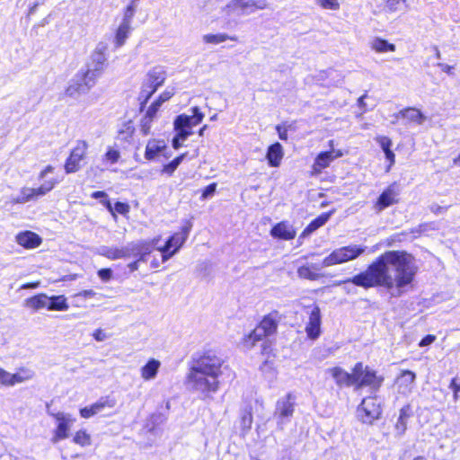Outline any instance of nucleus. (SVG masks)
I'll return each instance as SVG.
<instances>
[{
  "label": "nucleus",
  "instance_id": "f257e3e1",
  "mask_svg": "<svg viewBox=\"0 0 460 460\" xmlns=\"http://www.w3.org/2000/svg\"><path fill=\"white\" fill-rule=\"evenodd\" d=\"M418 271L414 257L404 251H388L374 261L365 271L347 279L342 283H352L365 289L384 287L395 288L400 293L413 281Z\"/></svg>",
  "mask_w": 460,
  "mask_h": 460
},
{
  "label": "nucleus",
  "instance_id": "f03ea898",
  "mask_svg": "<svg viewBox=\"0 0 460 460\" xmlns=\"http://www.w3.org/2000/svg\"><path fill=\"white\" fill-rule=\"evenodd\" d=\"M224 359L215 350H206L193 358L187 376L188 388L204 398L219 389V377L223 374Z\"/></svg>",
  "mask_w": 460,
  "mask_h": 460
},
{
  "label": "nucleus",
  "instance_id": "7ed1b4c3",
  "mask_svg": "<svg viewBox=\"0 0 460 460\" xmlns=\"http://www.w3.org/2000/svg\"><path fill=\"white\" fill-rule=\"evenodd\" d=\"M191 115L181 114L177 116L173 122L175 136L172 140V146L174 149H179L183 142L193 134L192 128L199 125L204 114L198 107L191 108Z\"/></svg>",
  "mask_w": 460,
  "mask_h": 460
},
{
  "label": "nucleus",
  "instance_id": "20e7f679",
  "mask_svg": "<svg viewBox=\"0 0 460 460\" xmlns=\"http://www.w3.org/2000/svg\"><path fill=\"white\" fill-rule=\"evenodd\" d=\"M354 386L357 389L369 387L371 391L377 392L381 387L384 377L377 376L376 372L367 366L364 367L361 362L357 363L353 367Z\"/></svg>",
  "mask_w": 460,
  "mask_h": 460
},
{
  "label": "nucleus",
  "instance_id": "39448f33",
  "mask_svg": "<svg viewBox=\"0 0 460 460\" xmlns=\"http://www.w3.org/2000/svg\"><path fill=\"white\" fill-rule=\"evenodd\" d=\"M367 250V246L349 244L333 250L323 260V266H333L354 261L361 256Z\"/></svg>",
  "mask_w": 460,
  "mask_h": 460
},
{
  "label": "nucleus",
  "instance_id": "423d86ee",
  "mask_svg": "<svg viewBox=\"0 0 460 460\" xmlns=\"http://www.w3.org/2000/svg\"><path fill=\"white\" fill-rule=\"evenodd\" d=\"M191 228L192 224L190 221H186L184 226H181L180 232L175 233L170 236L163 247L157 248V250L161 252L163 262L167 261L170 258L178 252L181 247L187 241Z\"/></svg>",
  "mask_w": 460,
  "mask_h": 460
},
{
  "label": "nucleus",
  "instance_id": "0eeeda50",
  "mask_svg": "<svg viewBox=\"0 0 460 460\" xmlns=\"http://www.w3.org/2000/svg\"><path fill=\"white\" fill-rule=\"evenodd\" d=\"M266 0H230L224 12L227 16H246L267 7Z\"/></svg>",
  "mask_w": 460,
  "mask_h": 460
},
{
  "label": "nucleus",
  "instance_id": "6e6552de",
  "mask_svg": "<svg viewBox=\"0 0 460 460\" xmlns=\"http://www.w3.org/2000/svg\"><path fill=\"white\" fill-rule=\"evenodd\" d=\"M278 312L275 311L264 316L260 324L245 339V345L252 347L256 341L273 334L278 327Z\"/></svg>",
  "mask_w": 460,
  "mask_h": 460
},
{
  "label": "nucleus",
  "instance_id": "1a4fd4ad",
  "mask_svg": "<svg viewBox=\"0 0 460 460\" xmlns=\"http://www.w3.org/2000/svg\"><path fill=\"white\" fill-rule=\"evenodd\" d=\"M106 50L107 47L103 43H99L91 55L90 62L87 64V69L83 74L94 84L96 79L101 76L106 66Z\"/></svg>",
  "mask_w": 460,
  "mask_h": 460
},
{
  "label": "nucleus",
  "instance_id": "9d476101",
  "mask_svg": "<svg viewBox=\"0 0 460 460\" xmlns=\"http://www.w3.org/2000/svg\"><path fill=\"white\" fill-rule=\"evenodd\" d=\"M295 400L291 394H288L277 401L273 417L277 420L279 429H284L285 425L291 421L295 411Z\"/></svg>",
  "mask_w": 460,
  "mask_h": 460
},
{
  "label": "nucleus",
  "instance_id": "9b49d317",
  "mask_svg": "<svg viewBox=\"0 0 460 460\" xmlns=\"http://www.w3.org/2000/svg\"><path fill=\"white\" fill-rule=\"evenodd\" d=\"M382 413L381 404L376 396L363 399L357 409V416L360 421L366 424H372L374 420L380 418Z\"/></svg>",
  "mask_w": 460,
  "mask_h": 460
},
{
  "label": "nucleus",
  "instance_id": "f8f14e48",
  "mask_svg": "<svg viewBox=\"0 0 460 460\" xmlns=\"http://www.w3.org/2000/svg\"><path fill=\"white\" fill-rule=\"evenodd\" d=\"M400 185L397 182L390 184L377 198L374 209L380 213L385 208L399 202Z\"/></svg>",
  "mask_w": 460,
  "mask_h": 460
},
{
  "label": "nucleus",
  "instance_id": "ddd939ff",
  "mask_svg": "<svg viewBox=\"0 0 460 460\" xmlns=\"http://www.w3.org/2000/svg\"><path fill=\"white\" fill-rule=\"evenodd\" d=\"M138 250L137 243H129L120 248L105 245L101 246L98 249V253L110 260H118L130 258L132 254L137 253L139 252Z\"/></svg>",
  "mask_w": 460,
  "mask_h": 460
},
{
  "label": "nucleus",
  "instance_id": "4468645a",
  "mask_svg": "<svg viewBox=\"0 0 460 460\" xmlns=\"http://www.w3.org/2000/svg\"><path fill=\"white\" fill-rule=\"evenodd\" d=\"M88 144L84 140H78L76 146L72 149L70 155L66 161L65 170L66 173H72L79 171L80 163L84 159Z\"/></svg>",
  "mask_w": 460,
  "mask_h": 460
},
{
  "label": "nucleus",
  "instance_id": "2eb2a0df",
  "mask_svg": "<svg viewBox=\"0 0 460 460\" xmlns=\"http://www.w3.org/2000/svg\"><path fill=\"white\" fill-rule=\"evenodd\" d=\"M94 84L92 79L87 78L83 73L79 72L72 79L66 90V93L70 97L75 98L86 93Z\"/></svg>",
  "mask_w": 460,
  "mask_h": 460
},
{
  "label": "nucleus",
  "instance_id": "dca6fc26",
  "mask_svg": "<svg viewBox=\"0 0 460 460\" xmlns=\"http://www.w3.org/2000/svg\"><path fill=\"white\" fill-rule=\"evenodd\" d=\"M51 415L58 421V426L54 431V436L52 438V442L57 443L60 440L68 438L69 429L75 421V420L72 418L70 414H66L64 412H58Z\"/></svg>",
  "mask_w": 460,
  "mask_h": 460
},
{
  "label": "nucleus",
  "instance_id": "f3484780",
  "mask_svg": "<svg viewBox=\"0 0 460 460\" xmlns=\"http://www.w3.org/2000/svg\"><path fill=\"white\" fill-rule=\"evenodd\" d=\"M116 405V400L111 396L101 397L94 403L80 409L82 418L89 419L102 412L105 409H111Z\"/></svg>",
  "mask_w": 460,
  "mask_h": 460
},
{
  "label": "nucleus",
  "instance_id": "a211bd4d",
  "mask_svg": "<svg viewBox=\"0 0 460 460\" xmlns=\"http://www.w3.org/2000/svg\"><path fill=\"white\" fill-rule=\"evenodd\" d=\"M396 119H402L404 125L409 126L411 124L422 125L426 120V116L418 109L408 107L398 113L394 114Z\"/></svg>",
  "mask_w": 460,
  "mask_h": 460
},
{
  "label": "nucleus",
  "instance_id": "6ab92c4d",
  "mask_svg": "<svg viewBox=\"0 0 460 460\" xmlns=\"http://www.w3.org/2000/svg\"><path fill=\"white\" fill-rule=\"evenodd\" d=\"M321 312L317 305H314L309 314V321L305 327V332L311 340H315L321 333Z\"/></svg>",
  "mask_w": 460,
  "mask_h": 460
},
{
  "label": "nucleus",
  "instance_id": "aec40b11",
  "mask_svg": "<svg viewBox=\"0 0 460 460\" xmlns=\"http://www.w3.org/2000/svg\"><path fill=\"white\" fill-rule=\"evenodd\" d=\"M343 153L336 149L321 152L316 156L313 168L315 172H320L323 169L327 168L334 159L341 157Z\"/></svg>",
  "mask_w": 460,
  "mask_h": 460
},
{
  "label": "nucleus",
  "instance_id": "412c9836",
  "mask_svg": "<svg viewBox=\"0 0 460 460\" xmlns=\"http://www.w3.org/2000/svg\"><path fill=\"white\" fill-rule=\"evenodd\" d=\"M15 241L17 243L26 249H34L39 247L41 243V237L31 231H22L16 234Z\"/></svg>",
  "mask_w": 460,
  "mask_h": 460
},
{
  "label": "nucleus",
  "instance_id": "4be33fe9",
  "mask_svg": "<svg viewBox=\"0 0 460 460\" xmlns=\"http://www.w3.org/2000/svg\"><path fill=\"white\" fill-rule=\"evenodd\" d=\"M327 372L335 380L338 386H352L354 385L353 372L349 373L340 367H334L327 369Z\"/></svg>",
  "mask_w": 460,
  "mask_h": 460
},
{
  "label": "nucleus",
  "instance_id": "5701e85b",
  "mask_svg": "<svg viewBox=\"0 0 460 460\" xmlns=\"http://www.w3.org/2000/svg\"><path fill=\"white\" fill-rule=\"evenodd\" d=\"M47 194V191L40 185L39 188L24 187L21 190L20 194L13 198V204H23L31 199H38Z\"/></svg>",
  "mask_w": 460,
  "mask_h": 460
},
{
  "label": "nucleus",
  "instance_id": "b1692460",
  "mask_svg": "<svg viewBox=\"0 0 460 460\" xmlns=\"http://www.w3.org/2000/svg\"><path fill=\"white\" fill-rule=\"evenodd\" d=\"M296 234L294 227L286 221L278 223L270 230L272 237L282 240H292L295 238Z\"/></svg>",
  "mask_w": 460,
  "mask_h": 460
},
{
  "label": "nucleus",
  "instance_id": "393cba45",
  "mask_svg": "<svg viewBox=\"0 0 460 460\" xmlns=\"http://www.w3.org/2000/svg\"><path fill=\"white\" fill-rule=\"evenodd\" d=\"M283 157V148L279 143H275L268 147L266 158L268 163L272 167H277L280 164Z\"/></svg>",
  "mask_w": 460,
  "mask_h": 460
},
{
  "label": "nucleus",
  "instance_id": "a878e982",
  "mask_svg": "<svg viewBox=\"0 0 460 460\" xmlns=\"http://www.w3.org/2000/svg\"><path fill=\"white\" fill-rule=\"evenodd\" d=\"M165 80V73L161 67H155L150 70L147 74V77L145 81L148 87L158 89Z\"/></svg>",
  "mask_w": 460,
  "mask_h": 460
},
{
  "label": "nucleus",
  "instance_id": "bb28decb",
  "mask_svg": "<svg viewBox=\"0 0 460 460\" xmlns=\"http://www.w3.org/2000/svg\"><path fill=\"white\" fill-rule=\"evenodd\" d=\"M416 379V375L411 370H403L397 378V384L402 393H410Z\"/></svg>",
  "mask_w": 460,
  "mask_h": 460
},
{
  "label": "nucleus",
  "instance_id": "cd10ccee",
  "mask_svg": "<svg viewBox=\"0 0 460 460\" xmlns=\"http://www.w3.org/2000/svg\"><path fill=\"white\" fill-rule=\"evenodd\" d=\"M25 306L35 311L48 309L49 296L46 294H39L29 297L24 302Z\"/></svg>",
  "mask_w": 460,
  "mask_h": 460
},
{
  "label": "nucleus",
  "instance_id": "c85d7f7f",
  "mask_svg": "<svg viewBox=\"0 0 460 460\" xmlns=\"http://www.w3.org/2000/svg\"><path fill=\"white\" fill-rule=\"evenodd\" d=\"M161 363L159 360L151 358L147 363L141 367V376L144 380H152L155 378Z\"/></svg>",
  "mask_w": 460,
  "mask_h": 460
},
{
  "label": "nucleus",
  "instance_id": "c756f323",
  "mask_svg": "<svg viewBox=\"0 0 460 460\" xmlns=\"http://www.w3.org/2000/svg\"><path fill=\"white\" fill-rule=\"evenodd\" d=\"M411 408L409 404L404 405L400 410V414H399L398 420L395 424V430L399 436L403 435L404 432L406 431L407 420L411 417Z\"/></svg>",
  "mask_w": 460,
  "mask_h": 460
},
{
  "label": "nucleus",
  "instance_id": "7c9ffc66",
  "mask_svg": "<svg viewBox=\"0 0 460 460\" xmlns=\"http://www.w3.org/2000/svg\"><path fill=\"white\" fill-rule=\"evenodd\" d=\"M333 213H334V209L331 210L329 212L323 213L320 216H318L316 218H314V220H312L309 223V225L305 228L303 234H310L314 233V231H316L321 226H324L328 222V220L330 219V217H332V215Z\"/></svg>",
  "mask_w": 460,
  "mask_h": 460
},
{
  "label": "nucleus",
  "instance_id": "2f4dec72",
  "mask_svg": "<svg viewBox=\"0 0 460 460\" xmlns=\"http://www.w3.org/2000/svg\"><path fill=\"white\" fill-rule=\"evenodd\" d=\"M130 31H131V26L126 25L123 23H119V25L116 31L115 39H114L115 47L117 49L122 47L125 44L126 40L128 38V36L130 34Z\"/></svg>",
  "mask_w": 460,
  "mask_h": 460
},
{
  "label": "nucleus",
  "instance_id": "473e14b6",
  "mask_svg": "<svg viewBox=\"0 0 460 460\" xmlns=\"http://www.w3.org/2000/svg\"><path fill=\"white\" fill-rule=\"evenodd\" d=\"M66 298L64 296H49L48 310L50 311H66L68 309Z\"/></svg>",
  "mask_w": 460,
  "mask_h": 460
},
{
  "label": "nucleus",
  "instance_id": "72a5a7b5",
  "mask_svg": "<svg viewBox=\"0 0 460 460\" xmlns=\"http://www.w3.org/2000/svg\"><path fill=\"white\" fill-rule=\"evenodd\" d=\"M165 147L163 141H157V140H150L148 141L146 152H145V157L147 160L154 159L164 148Z\"/></svg>",
  "mask_w": 460,
  "mask_h": 460
},
{
  "label": "nucleus",
  "instance_id": "f704fd0d",
  "mask_svg": "<svg viewBox=\"0 0 460 460\" xmlns=\"http://www.w3.org/2000/svg\"><path fill=\"white\" fill-rule=\"evenodd\" d=\"M226 40H231L235 41V40H237V37L236 36H229L225 33L205 34L203 36L204 42L210 43V44H219L221 42L226 41Z\"/></svg>",
  "mask_w": 460,
  "mask_h": 460
},
{
  "label": "nucleus",
  "instance_id": "c9c22d12",
  "mask_svg": "<svg viewBox=\"0 0 460 460\" xmlns=\"http://www.w3.org/2000/svg\"><path fill=\"white\" fill-rule=\"evenodd\" d=\"M297 275L301 279H305L309 280H317L320 278V275L311 270L309 265H304L297 269Z\"/></svg>",
  "mask_w": 460,
  "mask_h": 460
},
{
  "label": "nucleus",
  "instance_id": "e433bc0d",
  "mask_svg": "<svg viewBox=\"0 0 460 460\" xmlns=\"http://www.w3.org/2000/svg\"><path fill=\"white\" fill-rule=\"evenodd\" d=\"M372 47L377 52L394 51L395 49V46L394 44H391L387 40L382 39H376Z\"/></svg>",
  "mask_w": 460,
  "mask_h": 460
},
{
  "label": "nucleus",
  "instance_id": "4c0bfd02",
  "mask_svg": "<svg viewBox=\"0 0 460 460\" xmlns=\"http://www.w3.org/2000/svg\"><path fill=\"white\" fill-rule=\"evenodd\" d=\"M156 89L153 87H148L146 83L144 82L141 92L139 93V101L141 104V109L147 103L148 100L151 96L155 93Z\"/></svg>",
  "mask_w": 460,
  "mask_h": 460
},
{
  "label": "nucleus",
  "instance_id": "58836bf2",
  "mask_svg": "<svg viewBox=\"0 0 460 460\" xmlns=\"http://www.w3.org/2000/svg\"><path fill=\"white\" fill-rule=\"evenodd\" d=\"M33 376V372L29 369H22L21 371L12 374L13 385L18 383L30 380Z\"/></svg>",
  "mask_w": 460,
  "mask_h": 460
},
{
  "label": "nucleus",
  "instance_id": "ea45409f",
  "mask_svg": "<svg viewBox=\"0 0 460 460\" xmlns=\"http://www.w3.org/2000/svg\"><path fill=\"white\" fill-rule=\"evenodd\" d=\"M184 157L185 154L175 157L172 161H171L169 164L164 166L163 172L169 175H172L177 169V167L181 164V163L183 161Z\"/></svg>",
  "mask_w": 460,
  "mask_h": 460
},
{
  "label": "nucleus",
  "instance_id": "a19ab883",
  "mask_svg": "<svg viewBox=\"0 0 460 460\" xmlns=\"http://www.w3.org/2000/svg\"><path fill=\"white\" fill-rule=\"evenodd\" d=\"M74 442L82 447L88 446L91 444L90 435L85 430H79L75 433Z\"/></svg>",
  "mask_w": 460,
  "mask_h": 460
},
{
  "label": "nucleus",
  "instance_id": "79ce46f5",
  "mask_svg": "<svg viewBox=\"0 0 460 460\" xmlns=\"http://www.w3.org/2000/svg\"><path fill=\"white\" fill-rule=\"evenodd\" d=\"M136 10H137V7L128 4L124 10L123 17H122L120 23L131 26L133 18L136 13Z\"/></svg>",
  "mask_w": 460,
  "mask_h": 460
},
{
  "label": "nucleus",
  "instance_id": "37998d69",
  "mask_svg": "<svg viewBox=\"0 0 460 460\" xmlns=\"http://www.w3.org/2000/svg\"><path fill=\"white\" fill-rule=\"evenodd\" d=\"M404 6L406 9L409 7V4L406 0H387L386 1V8L390 12H396L402 7Z\"/></svg>",
  "mask_w": 460,
  "mask_h": 460
},
{
  "label": "nucleus",
  "instance_id": "c03bdc74",
  "mask_svg": "<svg viewBox=\"0 0 460 460\" xmlns=\"http://www.w3.org/2000/svg\"><path fill=\"white\" fill-rule=\"evenodd\" d=\"M155 119L153 118H150L146 115H145L143 117V119H141V123H140V127H141V131L144 135H148L150 133V130H151V127H152V122Z\"/></svg>",
  "mask_w": 460,
  "mask_h": 460
},
{
  "label": "nucleus",
  "instance_id": "a18cd8bd",
  "mask_svg": "<svg viewBox=\"0 0 460 460\" xmlns=\"http://www.w3.org/2000/svg\"><path fill=\"white\" fill-rule=\"evenodd\" d=\"M0 383L4 385H13L12 374L0 368Z\"/></svg>",
  "mask_w": 460,
  "mask_h": 460
},
{
  "label": "nucleus",
  "instance_id": "49530a36",
  "mask_svg": "<svg viewBox=\"0 0 460 460\" xmlns=\"http://www.w3.org/2000/svg\"><path fill=\"white\" fill-rule=\"evenodd\" d=\"M318 3L325 9L337 10L340 7L337 0H318Z\"/></svg>",
  "mask_w": 460,
  "mask_h": 460
},
{
  "label": "nucleus",
  "instance_id": "de8ad7c7",
  "mask_svg": "<svg viewBox=\"0 0 460 460\" xmlns=\"http://www.w3.org/2000/svg\"><path fill=\"white\" fill-rule=\"evenodd\" d=\"M119 157V152L116 149L110 148L105 154V158L111 164L117 163Z\"/></svg>",
  "mask_w": 460,
  "mask_h": 460
},
{
  "label": "nucleus",
  "instance_id": "09e8293b",
  "mask_svg": "<svg viewBox=\"0 0 460 460\" xmlns=\"http://www.w3.org/2000/svg\"><path fill=\"white\" fill-rule=\"evenodd\" d=\"M161 107V104L156 100L149 106V108L146 111V115L155 119L156 117V114Z\"/></svg>",
  "mask_w": 460,
  "mask_h": 460
},
{
  "label": "nucleus",
  "instance_id": "8fccbe9b",
  "mask_svg": "<svg viewBox=\"0 0 460 460\" xmlns=\"http://www.w3.org/2000/svg\"><path fill=\"white\" fill-rule=\"evenodd\" d=\"M114 210L120 215H126L129 212V206L127 203L117 201L114 205Z\"/></svg>",
  "mask_w": 460,
  "mask_h": 460
},
{
  "label": "nucleus",
  "instance_id": "3c124183",
  "mask_svg": "<svg viewBox=\"0 0 460 460\" xmlns=\"http://www.w3.org/2000/svg\"><path fill=\"white\" fill-rule=\"evenodd\" d=\"M165 420V416L162 413H155L150 418V421L153 424V427L164 423Z\"/></svg>",
  "mask_w": 460,
  "mask_h": 460
},
{
  "label": "nucleus",
  "instance_id": "603ef678",
  "mask_svg": "<svg viewBox=\"0 0 460 460\" xmlns=\"http://www.w3.org/2000/svg\"><path fill=\"white\" fill-rule=\"evenodd\" d=\"M98 276L103 281H109L112 277V270L111 269H102L98 271Z\"/></svg>",
  "mask_w": 460,
  "mask_h": 460
},
{
  "label": "nucleus",
  "instance_id": "864d4df0",
  "mask_svg": "<svg viewBox=\"0 0 460 460\" xmlns=\"http://www.w3.org/2000/svg\"><path fill=\"white\" fill-rule=\"evenodd\" d=\"M216 189H217V184L215 182L210 183L203 190L202 196L204 198H208V197L212 196L215 193Z\"/></svg>",
  "mask_w": 460,
  "mask_h": 460
},
{
  "label": "nucleus",
  "instance_id": "5fc2aeb1",
  "mask_svg": "<svg viewBox=\"0 0 460 460\" xmlns=\"http://www.w3.org/2000/svg\"><path fill=\"white\" fill-rule=\"evenodd\" d=\"M379 143L384 152L391 150L392 141L390 138L383 137L380 138Z\"/></svg>",
  "mask_w": 460,
  "mask_h": 460
},
{
  "label": "nucleus",
  "instance_id": "6e6d98bb",
  "mask_svg": "<svg viewBox=\"0 0 460 460\" xmlns=\"http://www.w3.org/2000/svg\"><path fill=\"white\" fill-rule=\"evenodd\" d=\"M435 340H436V337L434 335H431V334L426 335L425 337H423L421 339V341L419 343V346L425 347V346L430 345L431 343H433L435 341Z\"/></svg>",
  "mask_w": 460,
  "mask_h": 460
},
{
  "label": "nucleus",
  "instance_id": "4d7b16f0",
  "mask_svg": "<svg viewBox=\"0 0 460 460\" xmlns=\"http://www.w3.org/2000/svg\"><path fill=\"white\" fill-rule=\"evenodd\" d=\"M93 336L97 341H103L108 338L107 334L102 329L95 330Z\"/></svg>",
  "mask_w": 460,
  "mask_h": 460
},
{
  "label": "nucleus",
  "instance_id": "13d9d810",
  "mask_svg": "<svg viewBox=\"0 0 460 460\" xmlns=\"http://www.w3.org/2000/svg\"><path fill=\"white\" fill-rule=\"evenodd\" d=\"M57 183H58V181L56 180L52 179L49 181H46L41 186L43 187V189H45V190L48 193L51 190L54 189V187L56 186Z\"/></svg>",
  "mask_w": 460,
  "mask_h": 460
},
{
  "label": "nucleus",
  "instance_id": "bf43d9fd",
  "mask_svg": "<svg viewBox=\"0 0 460 460\" xmlns=\"http://www.w3.org/2000/svg\"><path fill=\"white\" fill-rule=\"evenodd\" d=\"M276 130L279 134V137L281 140H287L288 139V130L284 128H282L280 125H278L276 127Z\"/></svg>",
  "mask_w": 460,
  "mask_h": 460
},
{
  "label": "nucleus",
  "instance_id": "052dcab7",
  "mask_svg": "<svg viewBox=\"0 0 460 460\" xmlns=\"http://www.w3.org/2000/svg\"><path fill=\"white\" fill-rule=\"evenodd\" d=\"M449 388L453 391V393H460V382L457 383V379L455 377L451 380Z\"/></svg>",
  "mask_w": 460,
  "mask_h": 460
},
{
  "label": "nucleus",
  "instance_id": "680f3d73",
  "mask_svg": "<svg viewBox=\"0 0 460 460\" xmlns=\"http://www.w3.org/2000/svg\"><path fill=\"white\" fill-rule=\"evenodd\" d=\"M133 133V129L130 127H128L127 130H120L119 132V137L122 139H127L131 137Z\"/></svg>",
  "mask_w": 460,
  "mask_h": 460
},
{
  "label": "nucleus",
  "instance_id": "e2e57ef3",
  "mask_svg": "<svg viewBox=\"0 0 460 460\" xmlns=\"http://www.w3.org/2000/svg\"><path fill=\"white\" fill-rule=\"evenodd\" d=\"M91 197L93 199L101 200L102 199H106L108 197V195L106 194V192H104L102 190H97V191L93 192Z\"/></svg>",
  "mask_w": 460,
  "mask_h": 460
},
{
  "label": "nucleus",
  "instance_id": "0e129e2a",
  "mask_svg": "<svg viewBox=\"0 0 460 460\" xmlns=\"http://www.w3.org/2000/svg\"><path fill=\"white\" fill-rule=\"evenodd\" d=\"M172 94L169 92H164L158 99H156L157 102L162 105L164 102L168 101L171 98Z\"/></svg>",
  "mask_w": 460,
  "mask_h": 460
},
{
  "label": "nucleus",
  "instance_id": "69168bd1",
  "mask_svg": "<svg viewBox=\"0 0 460 460\" xmlns=\"http://www.w3.org/2000/svg\"><path fill=\"white\" fill-rule=\"evenodd\" d=\"M438 66H439L442 71H444L445 73H447L448 75L453 74L452 70L454 69V67L452 66H449V65H447L444 63H438Z\"/></svg>",
  "mask_w": 460,
  "mask_h": 460
},
{
  "label": "nucleus",
  "instance_id": "338daca9",
  "mask_svg": "<svg viewBox=\"0 0 460 460\" xmlns=\"http://www.w3.org/2000/svg\"><path fill=\"white\" fill-rule=\"evenodd\" d=\"M95 292L92 289L83 290L77 294L79 296H83L84 298H90L94 296Z\"/></svg>",
  "mask_w": 460,
  "mask_h": 460
},
{
  "label": "nucleus",
  "instance_id": "774afa93",
  "mask_svg": "<svg viewBox=\"0 0 460 460\" xmlns=\"http://www.w3.org/2000/svg\"><path fill=\"white\" fill-rule=\"evenodd\" d=\"M54 170L53 166L48 165L44 170H42L39 175L40 179H44L48 173L52 172Z\"/></svg>",
  "mask_w": 460,
  "mask_h": 460
}]
</instances>
